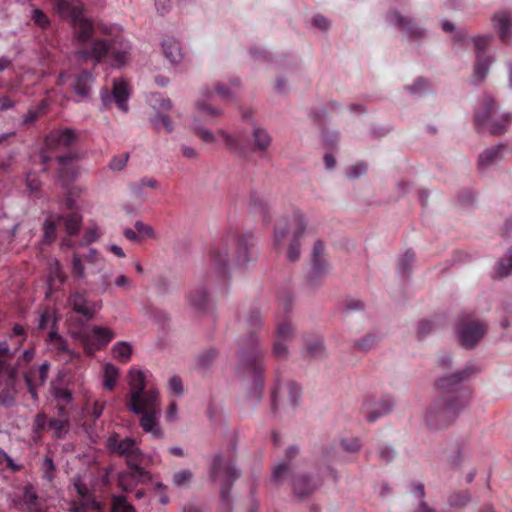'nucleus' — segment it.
I'll use <instances>...</instances> for the list:
<instances>
[{
    "mask_svg": "<svg viewBox=\"0 0 512 512\" xmlns=\"http://www.w3.org/2000/svg\"><path fill=\"white\" fill-rule=\"evenodd\" d=\"M55 12L69 21L74 29V37L79 45L78 55L84 60L100 63L109 60L114 67L125 64L130 46L120 35H113L109 30L101 29L104 38L94 37L96 33L93 22L83 15L79 0H53Z\"/></svg>",
    "mask_w": 512,
    "mask_h": 512,
    "instance_id": "f257e3e1",
    "label": "nucleus"
},
{
    "mask_svg": "<svg viewBox=\"0 0 512 512\" xmlns=\"http://www.w3.org/2000/svg\"><path fill=\"white\" fill-rule=\"evenodd\" d=\"M473 373V368L467 367L437 380L436 386L441 395L426 413V422L431 429L437 430L448 427L466 407L471 391L463 385V382Z\"/></svg>",
    "mask_w": 512,
    "mask_h": 512,
    "instance_id": "f03ea898",
    "label": "nucleus"
},
{
    "mask_svg": "<svg viewBox=\"0 0 512 512\" xmlns=\"http://www.w3.org/2000/svg\"><path fill=\"white\" fill-rule=\"evenodd\" d=\"M263 320L258 308L248 311L245 317V328L248 337L241 343L238 353V364L236 373L251 379L252 388L249 397L259 401L264 388V365L265 351L259 345L257 331L262 328Z\"/></svg>",
    "mask_w": 512,
    "mask_h": 512,
    "instance_id": "7ed1b4c3",
    "label": "nucleus"
},
{
    "mask_svg": "<svg viewBox=\"0 0 512 512\" xmlns=\"http://www.w3.org/2000/svg\"><path fill=\"white\" fill-rule=\"evenodd\" d=\"M253 235L230 228L209 252L210 266L225 279L232 267H243L253 259Z\"/></svg>",
    "mask_w": 512,
    "mask_h": 512,
    "instance_id": "20e7f679",
    "label": "nucleus"
},
{
    "mask_svg": "<svg viewBox=\"0 0 512 512\" xmlns=\"http://www.w3.org/2000/svg\"><path fill=\"white\" fill-rule=\"evenodd\" d=\"M78 134L71 128H64L51 131L44 140V148L41 152V159L44 164L56 160L58 164V175L65 184L76 177L74 162L77 160V153L70 150L76 143Z\"/></svg>",
    "mask_w": 512,
    "mask_h": 512,
    "instance_id": "39448f33",
    "label": "nucleus"
},
{
    "mask_svg": "<svg viewBox=\"0 0 512 512\" xmlns=\"http://www.w3.org/2000/svg\"><path fill=\"white\" fill-rule=\"evenodd\" d=\"M307 231V224L301 212H294L286 221H280L274 229V246L281 250L287 246V259L291 262L300 259V240Z\"/></svg>",
    "mask_w": 512,
    "mask_h": 512,
    "instance_id": "423d86ee",
    "label": "nucleus"
},
{
    "mask_svg": "<svg viewBox=\"0 0 512 512\" xmlns=\"http://www.w3.org/2000/svg\"><path fill=\"white\" fill-rule=\"evenodd\" d=\"M278 302L280 308L283 310V315L280 311H278L276 315V329L272 353L275 358L282 360L288 357V343L295 337L294 327L291 322L286 319V314L292 309V296L288 292H285L279 295Z\"/></svg>",
    "mask_w": 512,
    "mask_h": 512,
    "instance_id": "0eeeda50",
    "label": "nucleus"
},
{
    "mask_svg": "<svg viewBox=\"0 0 512 512\" xmlns=\"http://www.w3.org/2000/svg\"><path fill=\"white\" fill-rule=\"evenodd\" d=\"M496 103L492 97L485 95L482 99V107L475 113V125L478 129L487 128L492 135H501L506 126L511 122L509 114L495 119Z\"/></svg>",
    "mask_w": 512,
    "mask_h": 512,
    "instance_id": "6e6552de",
    "label": "nucleus"
},
{
    "mask_svg": "<svg viewBox=\"0 0 512 512\" xmlns=\"http://www.w3.org/2000/svg\"><path fill=\"white\" fill-rule=\"evenodd\" d=\"M240 472L235 468L232 459H224L222 455H217L210 469L212 481H220V496L227 506H229V494L233 482L238 479Z\"/></svg>",
    "mask_w": 512,
    "mask_h": 512,
    "instance_id": "1a4fd4ad",
    "label": "nucleus"
},
{
    "mask_svg": "<svg viewBox=\"0 0 512 512\" xmlns=\"http://www.w3.org/2000/svg\"><path fill=\"white\" fill-rule=\"evenodd\" d=\"M140 426L144 432L150 433L155 439L162 438L163 432L159 425L158 417L160 415V397L157 390H151L143 403Z\"/></svg>",
    "mask_w": 512,
    "mask_h": 512,
    "instance_id": "9d476101",
    "label": "nucleus"
},
{
    "mask_svg": "<svg viewBox=\"0 0 512 512\" xmlns=\"http://www.w3.org/2000/svg\"><path fill=\"white\" fill-rule=\"evenodd\" d=\"M128 378L130 395L127 408L132 413L139 414L143 410V403H145L148 393L156 389H146V375L142 370L131 368L128 373Z\"/></svg>",
    "mask_w": 512,
    "mask_h": 512,
    "instance_id": "9b49d317",
    "label": "nucleus"
},
{
    "mask_svg": "<svg viewBox=\"0 0 512 512\" xmlns=\"http://www.w3.org/2000/svg\"><path fill=\"white\" fill-rule=\"evenodd\" d=\"M114 338V331L103 326H93L90 330L77 334V339L83 346L85 353L90 356L103 350Z\"/></svg>",
    "mask_w": 512,
    "mask_h": 512,
    "instance_id": "f8f14e48",
    "label": "nucleus"
},
{
    "mask_svg": "<svg viewBox=\"0 0 512 512\" xmlns=\"http://www.w3.org/2000/svg\"><path fill=\"white\" fill-rule=\"evenodd\" d=\"M300 397V388L294 382L282 383L280 376L276 373L275 385L272 389V410L276 412L280 406L294 409Z\"/></svg>",
    "mask_w": 512,
    "mask_h": 512,
    "instance_id": "ddd939ff",
    "label": "nucleus"
},
{
    "mask_svg": "<svg viewBox=\"0 0 512 512\" xmlns=\"http://www.w3.org/2000/svg\"><path fill=\"white\" fill-rule=\"evenodd\" d=\"M108 450L126 459L127 465L141 464L143 453L133 438L121 439L117 433H113L107 439Z\"/></svg>",
    "mask_w": 512,
    "mask_h": 512,
    "instance_id": "4468645a",
    "label": "nucleus"
},
{
    "mask_svg": "<svg viewBox=\"0 0 512 512\" xmlns=\"http://www.w3.org/2000/svg\"><path fill=\"white\" fill-rule=\"evenodd\" d=\"M25 339L26 333L24 328L19 324H15L10 335L11 345L8 342L0 343V372L6 370L8 376L14 375L15 369L8 362L13 359Z\"/></svg>",
    "mask_w": 512,
    "mask_h": 512,
    "instance_id": "2eb2a0df",
    "label": "nucleus"
},
{
    "mask_svg": "<svg viewBox=\"0 0 512 512\" xmlns=\"http://www.w3.org/2000/svg\"><path fill=\"white\" fill-rule=\"evenodd\" d=\"M330 263L327 259L326 247L321 240H317L311 253V270L308 282L311 286L318 285L329 273Z\"/></svg>",
    "mask_w": 512,
    "mask_h": 512,
    "instance_id": "dca6fc26",
    "label": "nucleus"
},
{
    "mask_svg": "<svg viewBox=\"0 0 512 512\" xmlns=\"http://www.w3.org/2000/svg\"><path fill=\"white\" fill-rule=\"evenodd\" d=\"M68 303L72 310L82 316L86 322L92 320L102 308V302L92 299L85 290L71 293Z\"/></svg>",
    "mask_w": 512,
    "mask_h": 512,
    "instance_id": "f3484780",
    "label": "nucleus"
},
{
    "mask_svg": "<svg viewBox=\"0 0 512 512\" xmlns=\"http://www.w3.org/2000/svg\"><path fill=\"white\" fill-rule=\"evenodd\" d=\"M487 326L476 319L462 318L457 327L460 343L465 348H473L486 333Z\"/></svg>",
    "mask_w": 512,
    "mask_h": 512,
    "instance_id": "a211bd4d",
    "label": "nucleus"
},
{
    "mask_svg": "<svg viewBox=\"0 0 512 512\" xmlns=\"http://www.w3.org/2000/svg\"><path fill=\"white\" fill-rule=\"evenodd\" d=\"M230 96V90L224 87V85L218 84L215 88V92L207 90L203 93V99L197 101L196 108L202 117L208 122H212V118L219 116L221 112L219 109L213 107L210 102L214 101L216 98L225 100Z\"/></svg>",
    "mask_w": 512,
    "mask_h": 512,
    "instance_id": "6ab92c4d",
    "label": "nucleus"
},
{
    "mask_svg": "<svg viewBox=\"0 0 512 512\" xmlns=\"http://www.w3.org/2000/svg\"><path fill=\"white\" fill-rule=\"evenodd\" d=\"M491 39V36H477L471 39L474 44L476 54L474 76L479 81L485 78L492 62L490 56L486 55V49L488 48Z\"/></svg>",
    "mask_w": 512,
    "mask_h": 512,
    "instance_id": "aec40b11",
    "label": "nucleus"
},
{
    "mask_svg": "<svg viewBox=\"0 0 512 512\" xmlns=\"http://www.w3.org/2000/svg\"><path fill=\"white\" fill-rule=\"evenodd\" d=\"M129 471L123 472L119 475V486L125 490L130 491L138 483L150 481V474L140 464L128 465Z\"/></svg>",
    "mask_w": 512,
    "mask_h": 512,
    "instance_id": "412c9836",
    "label": "nucleus"
},
{
    "mask_svg": "<svg viewBox=\"0 0 512 512\" xmlns=\"http://www.w3.org/2000/svg\"><path fill=\"white\" fill-rule=\"evenodd\" d=\"M129 97L130 92L127 82L123 79H114L112 94L109 95L107 92L103 93L102 101L107 105L111 98H113L118 108L126 113L128 111L127 101Z\"/></svg>",
    "mask_w": 512,
    "mask_h": 512,
    "instance_id": "4be33fe9",
    "label": "nucleus"
},
{
    "mask_svg": "<svg viewBox=\"0 0 512 512\" xmlns=\"http://www.w3.org/2000/svg\"><path fill=\"white\" fill-rule=\"evenodd\" d=\"M393 402L390 398L384 397L377 402L366 400L361 412L366 416L369 423L375 422L379 417L390 412Z\"/></svg>",
    "mask_w": 512,
    "mask_h": 512,
    "instance_id": "5701e85b",
    "label": "nucleus"
},
{
    "mask_svg": "<svg viewBox=\"0 0 512 512\" xmlns=\"http://www.w3.org/2000/svg\"><path fill=\"white\" fill-rule=\"evenodd\" d=\"M389 21L399 27L403 32L407 33L413 38H420L424 35V30L419 27L413 20L402 16L400 13L394 11L388 16Z\"/></svg>",
    "mask_w": 512,
    "mask_h": 512,
    "instance_id": "b1692460",
    "label": "nucleus"
},
{
    "mask_svg": "<svg viewBox=\"0 0 512 512\" xmlns=\"http://www.w3.org/2000/svg\"><path fill=\"white\" fill-rule=\"evenodd\" d=\"M135 230L125 228L123 234L125 238L131 242L139 243L146 239L155 238V232L151 225L142 221H136L134 224Z\"/></svg>",
    "mask_w": 512,
    "mask_h": 512,
    "instance_id": "393cba45",
    "label": "nucleus"
},
{
    "mask_svg": "<svg viewBox=\"0 0 512 512\" xmlns=\"http://www.w3.org/2000/svg\"><path fill=\"white\" fill-rule=\"evenodd\" d=\"M187 303L197 313L204 312L208 307V296L202 286L193 288L187 294Z\"/></svg>",
    "mask_w": 512,
    "mask_h": 512,
    "instance_id": "a878e982",
    "label": "nucleus"
},
{
    "mask_svg": "<svg viewBox=\"0 0 512 512\" xmlns=\"http://www.w3.org/2000/svg\"><path fill=\"white\" fill-rule=\"evenodd\" d=\"M22 503L29 512H43V500L37 495L31 485L24 488Z\"/></svg>",
    "mask_w": 512,
    "mask_h": 512,
    "instance_id": "bb28decb",
    "label": "nucleus"
},
{
    "mask_svg": "<svg viewBox=\"0 0 512 512\" xmlns=\"http://www.w3.org/2000/svg\"><path fill=\"white\" fill-rule=\"evenodd\" d=\"M253 150L266 152L272 143V137L267 130L261 127H254L252 132Z\"/></svg>",
    "mask_w": 512,
    "mask_h": 512,
    "instance_id": "cd10ccee",
    "label": "nucleus"
},
{
    "mask_svg": "<svg viewBox=\"0 0 512 512\" xmlns=\"http://www.w3.org/2000/svg\"><path fill=\"white\" fill-rule=\"evenodd\" d=\"M493 22L499 29V35L503 42H506L510 37V30L512 27V15L508 12L498 13L494 16Z\"/></svg>",
    "mask_w": 512,
    "mask_h": 512,
    "instance_id": "c85d7f7f",
    "label": "nucleus"
},
{
    "mask_svg": "<svg viewBox=\"0 0 512 512\" xmlns=\"http://www.w3.org/2000/svg\"><path fill=\"white\" fill-rule=\"evenodd\" d=\"M48 342L52 349L57 353H68L71 356L74 355V353L69 350L67 341L60 334H58L55 321L53 322L52 328L48 333Z\"/></svg>",
    "mask_w": 512,
    "mask_h": 512,
    "instance_id": "c756f323",
    "label": "nucleus"
},
{
    "mask_svg": "<svg viewBox=\"0 0 512 512\" xmlns=\"http://www.w3.org/2000/svg\"><path fill=\"white\" fill-rule=\"evenodd\" d=\"M323 339L319 335H314L305 339L304 354L307 357L317 358L324 354Z\"/></svg>",
    "mask_w": 512,
    "mask_h": 512,
    "instance_id": "7c9ffc66",
    "label": "nucleus"
},
{
    "mask_svg": "<svg viewBox=\"0 0 512 512\" xmlns=\"http://www.w3.org/2000/svg\"><path fill=\"white\" fill-rule=\"evenodd\" d=\"M57 220L64 225L66 232L71 236L78 233L82 223V217L78 212H71L66 216L57 215Z\"/></svg>",
    "mask_w": 512,
    "mask_h": 512,
    "instance_id": "2f4dec72",
    "label": "nucleus"
},
{
    "mask_svg": "<svg viewBox=\"0 0 512 512\" xmlns=\"http://www.w3.org/2000/svg\"><path fill=\"white\" fill-rule=\"evenodd\" d=\"M93 75L91 72L84 70L81 71L76 77L74 83V91L77 95L85 97L89 94L91 85L93 83Z\"/></svg>",
    "mask_w": 512,
    "mask_h": 512,
    "instance_id": "473e14b6",
    "label": "nucleus"
},
{
    "mask_svg": "<svg viewBox=\"0 0 512 512\" xmlns=\"http://www.w3.org/2000/svg\"><path fill=\"white\" fill-rule=\"evenodd\" d=\"M162 49L165 57L171 63H178L182 59V52L179 43L174 38L164 39Z\"/></svg>",
    "mask_w": 512,
    "mask_h": 512,
    "instance_id": "72a5a7b5",
    "label": "nucleus"
},
{
    "mask_svg": "<svg viewBox=\"0 0 512 512\" xmlns=\"http://www.w3.org/2000/svg\"><path fill=\"white\" fill-rule=\"evenodd\" d=\"M132 352V346L126 341H119L111 348L112 357L120 363L129 362Z\"/></svg>",
    "mask_w": 512,
    "mask_h": 512,
    "instance_id": "f704fd0d",
    "label": "nucleus"
},
{
    "mask_svg": "<svg viewBox=\"0 0 512 512\" xmlns=\"http://www.w3.org/2000/svg\"><path fill=\"white\" fill-rule=\"evenodd\" d=\"M316 485L306 476H297L293 480V492L299 498L309 495L314 491Z\"/></svg>",
    "mask_w": 512,
    "mask_h": 512,
    "instance_id": "c9c22d12",
    "label": "nucleus"
},
{
    "mask_svg": "<svg viewBox=\"0 0 512 512\" xmlns=\"http://www.w3.org/2000/svg\"><path fill=\"white\" fill-rule=\"evenodd\" d=\"M103 386L106 390H113L119 378V369L111 364L107 363L103 369Z\"/></svg>",
    "mask_w": 512,
    "mask_h": 512,
    "instance_id": "e433bc0d",
    "label": "nucleus"
},
{
    "mask_svg": "<svg viewBox=\"0 0 512 512\" xmlns=\"http://www.w3.org/2000/svg\"><path fill=\"white\" fill-rule=\"evenodd\" d=\"M66 280V275L62 271L59 263L56 262L50 268L49 277H48V285L50 290H57Z\"/></svg>",
    "mask_w": 512,
    "mask_h": 512,
    "instance_id": "4c0bfd02",
    "label": "nucleus"
},
{
    "mask_svg": "<svg viewBox=\"0 0 512 512\" xmlns=\"http://www.w3.org/2000/svg\"><path fill=\"white\" fill-rule=\"evenodd\" d=\"M60 225L57 216L49 215L43 225L44 242L50 244L56 239L57 226Z\"/></svg>",
    "mask_w": 512,
    "mask_h": 512,
    "instance_id": "58836bf2",
    "label": "nucleus"
},
{
    "mask_svg": "<svg viewBox=\"0 0 512 512\" xmlns=\"http://www.w3.org/2000/svg\"><path fill=\"white\" fill-rule=\"evenodd\" d=\"M48 105L46 99L41 100L36 107L28 110L27 114L24 116V123L27 125L33 124L39 117L47 113Z\"/></svg>",
    "mask_w": 512,
    "mask_h": 512,
    "instance_id": "ea45409f",
    "label": "nucleus"
},
{
    "mask_svg": "<svg viewBox=\"0 0 512 512\" xmlns=\"http://www.w3.org/2000/svg\"><path fill=\"white\" fill-rule=\"evenodd\" d=\"M504 149L503 145H499L497 147L486 149L482 154H480L478 159V165L480 167H486L494 163L497 159H499L500 152Z\"/></svg>",
    "mask_w": 512,
    "mask_h": 512,
    "instance_id": "a19ab883",
    "label": "nucleus"
},
{
    "mask_svg": "<svg viewBox=\"0 0 512 512\" xmlns=\"http://www.w3.org/2000/svg\"><path fill=\"white\" fill-rule=\"evenodd\" d=\"M194 478V474L190 470H180L173 474L172 483L177 488L187 487Z\"/></svg>",
    "mask_w": 512,
    "mask_h": 512,
    "instance_id": "79ce46f5",
    "label": "nucleus"
},
{
    "mask_svg": "<svg viewBox=\"0 0 512 512\" xmlns=\"http://www.w3.org/2000/svg\"><path fill=\"white\" fill-rule=\"evenodd\" d=\"M496 274L499 278H504L512 274V249L509 250L505 258L498 261Z\"/></svg>",
    "mask_w": 512,
    "mask_h": 512,
    "instance_id": "37998d69",
    "label": "nucleus"
},
{
    "mask_svg": "<svg viewBox=\"0 0 512 512\" xmlns=\"http://www.w3.org/2000/svg\"><path fill=\"white\" fill-rule=\"evenodd\" d=\"M218 134L223 138L229 150L239 154L244 153L243 147L236 137L226 133L224 130H218Z\"/></svg>",
    "mask_w": 512,
    "mask_h": 512,
    "instance_id": "c03bdc74",
    "label": "nucleus"
},
{
    "mask_svg": "<svg viewBox=\"0 0 512 512\" xmlns=\"http://www.w3.org/2000/svg\"><path fill=\"white\" fill-rule=\"evenodd\" d=\"M218 352L215 349H209L207 351H204L202 354L199 355L198 358V367L200 369H208L214 360L217 358Z\"/></svg>",
    "mask_w": 512,
    "mask_h": 512,
    "instance_id": "a18cd8bd",
    "label": "nucleus"
},
{
    "mask_svg": "<svg viewBox=\"0 0 512 512\" xmlns=\"http://www.w3.org/2000/svg\"><path fill=\"white\" fill-rule=\"evenodd\" d=\"M113 512H136L135 508L128 503L124 496H115L112 501Z\"/></svg>",
    "mask_w": 512,
    "mask_h": 512,
    "instance_id": "49530a36",
    "label": "nucleus"
},
{
    "mask_svg": "<svg viewBox=\"0 0 512 512\" xmlns=\"http://www.w3.org/2000/svg\"><path fill=\"white\" fill-rule=\"evenodd\" d=\"M415 259V254L412 251H407L400 259L398 263V270L401 274L405 275L410 272L411 264Z\"/></svg>",
    "mask_w": 512,
    "mask_h": 512,
    "instance_id": "de8ad7c7",
    "label": "nucleus"
},
{
    "mask_svg": "<svg viewBox=\"0 0 512 512\" xmlns=\"http://www.w3.org/2000/svg\"><path fill=\"white\" fill-rule=\"evenodd\" d=\"M288 472H289L288 462H284V463L276 465L273 470V473H272L271 481L275 484L281 483L282 480L287 476Z\"/></svg>",
    "mask_w": 512,
    "mask_h": 512,
    "instance_id": "09e8293b",
    "label": "nucleus"
},
{
    "mask_svg": "<svg viewBox=\"0 0 512 512\" xmlns=\"http://www.w3.org/2000/svg\"><path fill=\"white\" fill-rule=\"evenodd\" d=\"M34 355H35L34 349L29 348V349L24 350L22 355L20 357H18L15 366H13L11 363L12 359L8 363L11 365L12 368L17 370L18 368L30 363L32 361V359L34 358Z\"/></svg>",
    "mask_w": 512,
    "mask_h": 512,
    "instance_id": "8fccbe9b",
    "label": "nucleus"
},
{
    "mask_svg": "<svg viewBox=\"0 0 512 512\" xmlns=\"http://www.w3.org/2000/svg\"><path fill=\"white\" fill-rule=\"evenodd\" d=\"M31 17L34 23L42 29H46L50 25L48 16L40 9H34Z\"/></svg>",
    "mask_w": 512,
    "mask_h": 512,
    "instance_id": "3c124183",
    "label": "nucleus"
},
{
    "mask_svg": "<svg viewBox=\"0 0 512 512\" xmlns=\"http://www.w3.org/2000/svg\"><path fill=\"white\" fill-rule=\"evenodd\" d=\"M144 186L152 188V189H156L159 187V183L157 180H155L153 178H142L138 184H135L132 186L134 194L136 196H140L141 189Z\"/></svg>",
    "mask_w": 512,
    "mask_h": 512,
    "instance_id": "603ef678",
    "label": "nucleus"
},
{
    "mask_svg": "<svg viewBox=\"0 0 512 512\" xmlns=\"http://www.w3.org/2000/svg\"><path fill=\"white\" fill-rule=\"evenodd\" d=\"M470 500V496L468 492L462 493H454L449 498V503L451 506L462 507L466 505Z\"/></svg>",
    "mask_w": 512,
    "mask_h": 512,
    "instance_id": "864d4df0",
    "label": "nucleus"
},
{
    "mask_svg": "<svg viewBox=\"0 0 512 512\" xmlns=\"http://www.w3.org/2000/svg\"><path fill=\"white\" fill-rule=\"evenodd\" d=\"M377 343V338L375 335L373 334H368L367 336H365L363 339H361L357 345L355 346L354 345V348H357L358 350H361V351H368L370 350L372 347H374Z\"/></svg>",
    "mask_w": 512,
    "mask_h": 512,
    "instance_id": "5fc2aeb1",
    "label": "nucleus"
},
{
    "mask_svg": "<svg viewBox=\"0 0 512 512\" xmlns=\"http://www.w3.org/2000/svg\"><path fill=\"white\" fill-rule=\"evenodd\" d=\"M128 158L129 155L127 153L114 156L109 163V168L114 171L122 170L126 166Z\"/></svg>",
    "mask_w": 512,
    "mask_h": 512,
    "instance_id": "6e6d98bb",
    "label": "nucleus"
},
{
    "mask_svg": "<svg viewBox=\"0 0 512 512\" xmlns=\"http://www.w3.org/2000/svg\"><path fill=\"white\" fill-rule=\"evenodd\" d=\"M44 477L51 481L54 478L55 465L51 457L46 456L42 465Z\"/></svg>",
    "mask_w": 512,
    "mask_h": 512,
    "instance_id": "4d7b16f0",
    "label": "nucleus"
},
{
    "mask_svg": "<svg viewBox=\"0 0 512 512\" xmlns=\"http://www.w3.org/2000/svg\"><path fill=\"white\" fill-rule=\"evenodd\" d=\"M72 274L77 278H83L85 276L84 265L81 261V258L77 254L73 255Z\"/></svg>",
    "mask_w": 512,
    "mask_h": 512,
    "instance_id": "13d9d810",
    "label": "nucleus"
},
{
    "mask_svg": "<svg viewBox=\"0 0 512 512\" xmlns=\"http://www.w3.org/2000/svg\"><path fill=\"white\" fill-rule=\"evenodd\" d=\"M250 206L255 211L260 210L264 212L268 206V203L263 197L257 194H253L250 198Z\"/></svg>",
    "mask_w": 512,
    "mask_h": 512,
    "instance_id": "bf43d9fd",
    "label": "nucleus"
},
{
    "mask_svg": "<svg viewBox=\"0 0 512 512\" xmlns=\"http://www.w3.org/2000/svg\"><path fill=\"white\" fill-rule=\"evenodd\" d=\"M195 133L202 141H204L206 143H214L215 142L214 134L207 129L195 127Z\"/></svg>",
    "mask_w": 512,
    "mask_h": 512,
    "instance_id": "052dcab7",
    "label": "nucleus"
},
{
    "mask_svg": "<svg viewBox=\"0 0 512 512\" xmlns=\"http://www.w3.org/2000/svg\"><path fill=\"white\" fill-rule=\"evenodd\" d=\"M434 328V322L431 320H423L418 326V335L420 338L428 335Z\"/></svg>",
    "mask_w": 512,
    "mask_h": 512,
    "instance_id": "680f3d73",
    "label": "nucleus"
},
{
    "mask_svg": "<svg viewBox=\"0 0 512 512\" xmlns=\"http://www.w3.org/2000/svg\"><path fill=\"white\" fill-rule=\"evenodd\" d=\"M169 387L170 390L176 395H180L183 393V383L181 378L178 376H173L170 378Z\"/></svg>",
    "mask_w": 512,
    "mask_h": 512,
    "instance_id": "e2e57ef3",
    "label": "nucleus"
},
{
    "mask_svg": "<svg viewBox=\"0 0 512 512\" xmlns=\"http://www.w3.org/2000/svg\"><path fill=\"white\" fill-rule=\"evenodd\" d=\"M48 422L47 416L43 413H39L35 416L34 420V431L39 433L43 431L46 427V424Z\"/></svg>",
    "mask_w": 512,
    "mask_h": 512,
    "instance_id": "0e129e2a",
    "label": "nucleus"
},
{
    "mask_svg": "<svg viewBox=\"0 0 512 512\" xmlns=\"http://www.w3.org/2000/svg\"><path fill=\"white\" fill-rule=\"evenodd\" d=\"M155 124L157 126L161 125L167 132H171L173 130L172 123L167 115L158 114L155 118Z\"/></svg>",
    "mask_w": 512,
    "mask_h": 512,
    "instance_id": "69168bd1",
    "label": "nucleus"
},
{
    "mask_svg": "<svg viewBox=\"0 0 512 512\" xmlns=\"http://www.w3.org/2000/svg\"><path fill=\"white\" fill-rule=\"evenodd\" d=\"M428 86V82L425 79L419 78L412 86L409 87V89L412 93L420 94L421 92L426 91Z\"/></svg>",
    "mask_w": 512,
    "mask_h": 512,
    "instance_id": "338daca9",
    "label": "nucleus"
},
{
    "mask_svg": "<svg viewBox=\"0 0 512 512\" xmlns=\"http://www.w3.org/2000/svg\"><path fill=\"white\" fill-rule=\"evenodd\" d=\"M312 23L315 27L319 28L320 30H327L330 26L329 20L323 15L319 14L313 17Z\"/></svg>",
    "mask_w": 512,
    "mask_h": 512,
    "instance_id": "774afa93",
    "label": "nucleus"
}]
</instances>
